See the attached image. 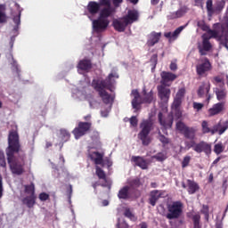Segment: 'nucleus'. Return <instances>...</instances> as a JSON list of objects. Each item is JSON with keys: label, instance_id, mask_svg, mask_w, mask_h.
<instances>
[{"label": "nucleus", "instance_id": "nucleus-1", "mask_svg": "<svg viewBox=\"0 0 228 228\" xmlns=\"http://www.w3.org/2000/svg\"><path fill=\"white\" fill-rule=\"evenodd\" d=\"M20 152V141L17 131H11L8 135V147L5 150L7 156V163L12 174L15 175H22L26 170V154H19ZM16 154H19L17 157Z\"/></svg>", "mask_w": 228, "mask_h": 228}, {"label": "nucleus", "instance_id": "nucleus-2", "mask_svg": "<svg viewBox=\"0 0 228 228\" xmlns=\"http://www.w3.org/2000/svg\"><path fill=\"white\" fill-rule=\"evenodd\" d=\"M115 13V8H102L99 13L97 20H93V28L94 31H104L110 26L109 17H111Z\"/></svg>", "mask_w": 228, "mask_h": 228}, {"label": "nucleus", "instance_id": "nucleus-3", "mask_svg": "<svg viewBox=\"0 0 228 228\" xmlns=\"http://www.w3.org/2000/svg\"><path fill=\"white\" fill-rule=\"evenodd\" d=\"M173 114H168L167 118H165L163 112H159L158 120L159 125L164 127V129H172V126L174 125V117L179 120L181 117H183V112L181 109H172Z\"/></svg>", "mask_w": 228, "mask_h": 228}, {"label": "nucleus", "instance_id": "nucleus-4", "mask_svg": "<svg viewBox=\"0 0 228 228\" xmlns=\"http://www.w3.org/2000/svg\"><path fill=\"white\" fill-rule=\"evenodd\" d=\"M132 95L134 96V99L132 100V108H134V110H139L138 106H140V104H151V102L154 101V93L152 91L147 93L145 90H143V98L140 96L138 90H133Z\"/></svg>", "mask_w": 228, "mask_h": 228}, {"label": "nucleus", "instance_id": "nucleus-5", "mask_svg": "<svg viewBox=\"0 0 228 228\" xmlns=\"http://www.w3.org/2000/svg\"><path fill=\"white\" fill-rule=\"evenodd\" d=\"M152 126H154V124L151 119L142 120L140 124L141 131L138 134V138L145 147L151 144V139L149 134H151V131H152Z\"/></svg>", "mask_w": 228, "mask_h": 228}, {"label": "nucleus", "instance_id": "nucleus-6", "mask_svg": "<svg viewBox=\"0 0 228 228\" xmlns=\"http://www.w3.org/2000/svg\"><path fill=\"white\" fill-rule=\"evenodd\" d=\"M183 202L182 201H173L167 205V213L166 218L167 220H177L183 216Z\"/></svg>", "mask_w": 228, "mask_h": 228}, {"label": "nucleus", "instance_id": "nucleus-7", "mask_svg": "<svg viewBox=\"0 0 228 228\" xmlns=\"http://www.w3.org/2000/svg\"><path fill=\"white\" fill-rule=\"evenodd\" d=\"M113 77H118L117 73H110L104 80H93L92 86L94 90H110L113 92Z\"/></svg>", "mask_w": 228, "mask_h": 228}, {"label": "nucleus", "instance_id": "nucleus-8", "mask_svg": "<svg viewBox=\"0 0 228 228\" xmlns=\"http://www.w3.org/2000/svg\"><path fill=\"white\" fill-rule=\"evenodd\" d=\"M90 131H92V121H80L72 130V134L75 136V140H79V138L88 134Z\"/></svg>", "mask_w": 228, "mask_h": 228}, {"label": "nucleus", "instance_id": "nucleus-9", "mask_svg": "<svg viewBox=\"0 0 228 228\" xmlns=\"http://www.w3.org/2000/svg\"><path fill=\"white\" fill-rule=\"evenodd\" d=\"M101 6L113 8L111 7L110 0H99V2L90 1L86 6V10L90 15H97V13H101Z\"/></svg>", "mask_w": 228, "mask_h": 228}, {"label": "nucleus", "instance_id": "nucleus-10", "mask_svg": "<svg viewBox=\"0 0 228 228\" xmlns=\"http://www.w3.org/2000/svg\"><path fill=\"white\" fill-rule=\"evenodd\" d=\"M217 26H219L220 31L217 33V37L214 38L220 42L224 47L228 49V21H225L222 23V25Z\"/></svg>", "mask_w": 228, "mask_h": 228}, {"label": "nucleus", "instance_id": "nucleus-11", "mask_svg": "<svg viewBox=\"0 0 228 228\" xmlns=\"http://www.w3.org/2000/svg\"><path fill=\"white\" fill-rule=\"evenodd\" d=\"M197 26L198 28H200L202 31H207L208 35L213 37L214 38H216V37H218L220 26H222V23L214 24V29L209 28V26H208V24H206V21L204 20H199L197 22Z\"/></svg>", "mask_w": 228, "mask_h": 228}, {"label": "nucleus", "instance_id": "nucleus-12", "mask_svg": "<svg viewBox=\"0 0 228 228\" xmlns=\"http://www.w3.org/2000/svg\"><path fill=\"white\" fill-rule=\"evenodd\" d=\"M201 38H202V46L200 45L198 46V49L200 56H206V54H208V53H209V51H211L213 47L209 40L215 37H211V35L208 36V34H203Z\"/></svg>", "mask_w": 228, "mask_h": 228}, {"label": "nucleus", "instance_id": "nucleus-13", "mask_svg": "<svg viewBox=\"0 0 228 228\" xmlns=\"http://www.w3.org/2000/svg\"><path fill=\"white\" fill-rule=\"evenodd\" d=\"M211 90V84L210 83H203L201 86H200L198 89V97L200 99H203V97H206V102L209 104V101H211V94H209Z\"/></svg>", "mask_w": 228, "mask_h": 228}, {"label": "nucleus", "instance_id": "nucleus-14", "mask_svg": "<svg viewBox=\"0 0 228 228\" xmlns=\"http://www.w3.org/2000/svg\"><path fill=\"white\" fill-rule=\"evenodd\" d=\"M212 69L213 66L211 65L209 59H208V57H205L201 60V63L196 66V72L198 76H204L206 72H209V70H211Z\"/></svg>", "mask_w": 228, "mask_h": 228}, {"label": "nucleus", "instance_id": "nucleus-15", "mask_svg": "<svg viewBox=\"0 0 228 228\" xmlns=\"http://www.w3.org/2000/svg\"><path fill=\"white\" fill-rule=\"evenodd\" d=\"M194 151L198 154L204 152L207 156H210L212 152L211 143L201 141L199 143H196L194 146Z\"/></svg>", "mask_w": 228, "mask_h": 228}, {"label": "nucleus", "instance_id": "nucleus-16", "mask_svg": "<svg viewBox=\"0 0 228 228\" xmlns=\"http://www.w3.org/2000/svg\"><path fill=\"white\" fill-rule=\"evenodd\" d=\"M112 26L116 31L118 33H124L126 31V28L129 26V23L126 21L125 17L114 19L112 21Z\"/></svg>", "mask_w": 228, "mask_h": 228}, {"label": "nucleus", "instance_id": "nucleus-17", "mask_svg": "<svg viewBox=\"0 0 228 228\" xmlns=\"http://www.w3.org/2000/svg\"><path fill=\"white\" fill-rule=\"evenodd\" d=\"M95 174L98 179H102V181H104V183H102L101 186H102V188H111V182L109 181L106 177V173L104 172V170H102V168H101L99 166L95 167Z\"/></svg>", "mask_w": 228, "mask_h": 228}, {"label": "nucleus", "instance_id": "nucleus-18", "mask_svg": "<svg viewBox=\"0 0 228 228\" xmlns=\"http://www.w3.org/2000/svg\"><path fill=\"white\" fill-rule=\"evenodd\" d=\"M161 37H162L161 32L152 31L148 36V40H147L146 45L148 47H154L156 45V44L159 43V40H161Z\"/></svg>", "mask_w": 228, "mask_h": 228}, {"label": "nucleus", "instance_id": "nucleus-19", "mask_svg": "<svg viewBox=\"0 0 228 228\" xmlns=\"http://www.w3.org/2000/svg\"><path fill=\"white\" fill-rule=\"evenodd\" d=\"M118 198L122 200H129L133 199V193H131V187L129 185L124 186L118 191Z\"/></svg>", "mask_w": 228, "mask_h": 228}, {"label": "nucleus", "instance_id": "nucleus-20", "mask_svg": "<svg viewBox=\"0 0 228 228\" xmlns=\"http://www.w3.org/2000/svg\"><path fill=\"white\" fill-rule=\"evenodd\" d=\"M94 90L98 92V94L104 104H113L114 98L106 91V89Z\"/></svg>", "mask_w": 228, "mask_h": 228}, {"label": "nucleus", "instance_id": "nucleus-21", "mask_svg": "<svg viewBox=\"0 0 228 228\" xmlns=\"http://www.w3.org/2000/svg\"><path fill=\"white\" fill-rule=\"evenodd\" d=\"M225 110V103L224 102H217L215 103L212 108L208 109V115L209 117H215L216 115H220L222 111Z\"/></svg>", "mask_w": 228, "mask_h": 228}, {"label": "nucleus", "instance_id": "nucleus-22", "mask_svg": "<svg viewBox=\"0 0 228 228\" xmlns=\"http://www.w3.org/2000/svg\"><path fill=\"white\" fill-rule=\"evenodd\" d=\"M159 97L163 101V102H168V99H170V89L167 88L165 86H160L158 87Z\"/></svg>", "mask_w": 228, "mask_h": 228}, {"label": "nucleus", "instance_id": "nucleus-23", "mask_svg": "<svg viewBox=\"0 0 228 228\" xmlns=\"http://www.w3.org/2000/svg\"><path fill=\"white\" fill-rule=\"evenodd\" d=\"M132 161L136 165V167L142 168V170H147V168H149V163H147V160L143 159V157L133 156Z\"/></svg>", "mask_w": 228, "mask_h": 228}, {"label": "nucleus", "instance_id": "nucleus-24", "mask_svg": "<svg viewBox=\"0 0 228 228\" xmlns=\"http://www.w3.org/2000/svg\"><path fill=\"white\" fill-rule=\"evenodd\" d=\"M160 77L162 78V81H161L162 85H167V83H170L177 79V75L169 71H162L160 74Z\"/></svg>", "mask_w": 228, "mask_h": 228}, {"label": "nucleus", "instance_id": "nucleus-25", "mask_svg": "<svg viewBox=\"0 0 228 228\" xmlns=\"http://www.w3.org/2000/svg\"><path fill=\"white\" fill-rule=\"evenodd\" d=\"M161 195H163L162 191H158V190L151 191L150 193L149 204H151V206H153V207L156 206V202H158V200L161 199Z\"/></svg>", "mask_w": 228, "mask_h": 228}, {"label": "nucleus", "instance_id": "nucleus-26", "mask_svg": "<svg viewBox=\"0 0 228 228\" xmlns=\"http://www.w3.org/2000/svg\"><path fill=\"white\" fill-rule=\"evenodd\" d=\"M90 158L92 161H94L96 165H101L102 167H104V153H101L99 151H94Z\"/></svg>", "mask_w": 228, "mask_h": 228}, {"label": "nucleus", "instance_id": "nucleus-27", "mask_svg": "<svg viewBox=\"0 0 228 228\" xmlns=\"http://www.w3.org/2000/svg\"><path fill=\"white\" fill-rule=\"evenodd\" d=\"M200 190V186H199V183L193 180H187V191L189 195H193L197 193Z\"/></svg>", "mask_w": 228, "mask_h": 228}, {"label": "nucleus", "instance_id": "nucleus-28", "mask_svg": "<svg viewBox=\"0 0 228 228\" xmlns=\"http://www.w3.org/2000/svg\"><path fill=\"white\" fill-rule=\"evenodd\" d=\"M138 11L136 10H129L127 12V14L124 16L125 20H126L128 25L133 24V22H136L138 20Z\"/></svg>", "mask_w": 228, "mask_h": 228}, {"label": "nucleus", "instance_id": "nucleus-29", "mask_svg": "<svg viewBox=\"0 0 228 228\" xmlns=\"http://www.w3.org/2000/svg\"><path fill=\"white\" fill-rule=\"evenodd\" d=\"M184 28H186V26H181L179 28H177L173 33L172 32H166L164 33V37L166 38H169V40H175L177 38V37H179V35H181V32L183 31V29H184Z\"/></svg>", "mask_w": 228, "mask_h": 228}, {"label": "nucleus", "instance_id": "nucleus-30", "mask_svg": "<svg viewBox=\"0 0 228 228\" xmlns=\"http://www.w3.org/2000/svg\"><path fill=\"white\" fill-rule=\"evenodd\" d=\"M215 94L216 95L217 101H224L227 98V89L224 85L221 88H216Z\"/></svg>", "mask_w": 228, "mask_h": 228}, {"label": "nucleus", "instance_id": "nucleus-31", "mask_svg": "<svg viewBox=\"0 0 228 228\" xmlns=\"http://www.w3.org/2000/svg\"><path fill=\"white\" fill-rule=\"evenodd\" d=\"M36 200H37V196H27L22 199L21 202H22V204L27 206V208L31 209V208H33V206H35V204L37 202Z\"/></svg>", "mask_w": 228, "mask_h": 228}, {"label": "nucleus", "instance_id": "nucleus-32", "mask_svg": "<svg viewBox=\"0 0 228 228\" xmlns=\"http://www.w3.org/2000/svg\"><path fill=\"white\" fill-rule=\"evenodd\" d=\"M224 8H225V0L216 1L214 6V13H222V12H224Z\"/></svg>", "mask_w": 228, "mask_h": 228}, {"label": "nucleus", "instance_id": "nucleus-33", "mask_svg": "<svg viewBox=\"0 0 228 228\" xmlns=\"http://www.w3.org/2000/svg\"><path fill=\"white\" fill-rule=\"evenodd\" d=\"M80 70H90L92 69V61L90 60H81L77 64Z\"/></svg>", "mask_w": 228, "mask_h": 228}, {"label": "nucleus", "instance_id": "nucleus-34", "mask_svg": "<svg viewBox=\"0 0 228 228\" xmlns=\"http://www.w3.org/2000/svg\"><path fill=\"white\" fill-rule=\"evenodd\" d=\"M201 131H202V134H208V133H211V134H215V133L217 131V130H215V129H211L209 127V123H208V121L206 120H203L201 122Z\"/></svg>", "mask_w": 228, "mask_h": 228}, {"label": "nucleus", "instance_id": "nucleus-35", "mask_svg": "<svg viewBox=\"0 0 228 228\" xmlns=\"http://www.w3.org/2000/svg\"><path fill=\"white\" fill-rule=\"evenodd\" d=\"M195 133H197L195 128L188 126L183 134L187 140H195Z\"/></svg>", "mask_w": 228, "mask_h": 228}, {"label": "nucleus", "instance_id": "nucleus-36", "mask_svg": "<svg viewBox=\"0 0 228 228\" xmlns=\"http://www.w3.org/2000/svg\"><path fill=\"white\" fill-rule=\"evenodd\" d=\"M8 16H6V5L0 4V24L7 22Z\"/></svg>", "mask_w": 228, "mask_h": 228}, {"label": "nucleus", "instance_id": "nucleus-37", "mask_svg": "<svg viewBox=\"0 0 228 228\" xmlns=\"http://www.w3.org/2000/svg\"><path fill=\"white\" fill-rule=\"evenodd\" d=\"M224 151H225V146L224 143H222V142H219L214 145V152L216 154V156H220Z\"/></svg>", "mask_w": 228, "mask_h": 228}, {"label": "nucleus", "instance_id": "nucleus-38", "mask_svg": "<svg viewBox=\"0 0 228 228\" xmlns=\"http://www.w3.org/2000/svg\"><path fill=\"white\" fill-rule=\"evenodd\" d=\"M186 12H188V8L182 7L172 14V19H181V17H183L186 13Z\"/></svg>", "mask_w": 228, "mask_h": 228}, {"label": "nucleus", "instance_id": "nucleus-39", "mask_svg": "<svg viewBox=\"0 0 228 228\" xmlns=\"http://www.w3.org/2000/svg\"><path fill=\"white\" fill-rule=\"evenodd\" d=\"M206 8H207L208 15L211 17L215 10V7H213V0H207Z\"/></svg>", "mask_w": 228, "mask_h": 228}, {"label": "nucleus", "instance_id": "nucleus-40", "mask_svg": "<svg viewBox=\"0 0 228 228\" xmlns=\"http://www.w3.org/2000/svg\"><path fill=\"white\" fill-rule=\"evenodd\" d=\"M124 216H126V218H129V220H132V222H135L136 220V216H134V214H133V212L131 211V208L125 209Z\"/></svg>", "mask_w": 228, "mask_h": 228}, {"label": "nucleus", "instance_id": "nucleus-41", "mask_svg": "<svg viewBox=\"0 0 228 228\" xmlns=\"http://www.w3.org/2000/svg\"><path fill=\"white\" fill-rule=\"evenodd\" d=\"M192 222L194 228H202V226H200V215L196 214L192 216Z\"/></svg>", "mask_w": 228, "mask_h": 228}, {"label": "nucleus", "instance_id": "nucleus-42", "mask_svg": "<svg viewBox=\"0 0 228 228\" xmlns=\"http://www.w3.org/2000/svg\"><path fill=\"white\" fill-rule=\"evenodd\" d=\"M61 136L62 142H69L70 140V133L65 129H61Z\"/></svg>", "mask_w": 228, "mask_h": 228}, {"label": "nucleus", "instance_id": "nucleus-43", "mask_svg": "<svg viewBox=\"0 0 228 228\" xmlns=\"http://www.w3.org/2000/svg\"><path fill=\"white\" fill-rule=\"evenodd\" d=\"M159 140L161 142L162 145H168V143H170V139L161 134V132H159Z\"/></svg>", "mask_w": 228, "mask_h": 228}, {"label": "nucleus", "instance_id": "nucleus-44", "mask_svg": "<svg viewBox=\"0 0 228 228\" xmlns=\"http://www.w3.org/2000/svg\"><path fill=\"white\" fill-rule=\"evenodd\" d=\"M203 209L201 210L202 215L205 216L206 222H209V207L203 205Z\"/></svg>", "mask_w": 228, "mask_h": 228}, {"label": "nucleus", "instance_id": "nucleus-45", "mask_svg": "<svg viewBox=\"0 0 228 228\" xmlns=\"http://www.w3.org/2000/svg\"><path fill=\"white\" fill-rule=\"evenodd\" d=\"M184 95H186V89L184 87H182L178 90L175 98L183 101V99H184Z\"/></svg>", "mask_w": 228, "mask_h": 228}, {"label": "nucleus", "instance_id": "nucleus-46", "mask_svg": "<svg viewBox=\"0 0 228 228\" xmlns=\"http://www.w3.org/2000/svg\"><path fill=\"white\" fill-rule=\"evenodd\" d=\"M130 186L132 188H140L142 186V181H140V178H134L130 181Z\"/></svg>", "mask_w": 228, "mask_h": 228}, {"label": "nucleus", "instance_id": "nucleus-47", "mask_svg": "<svg viewBox=\"0 0 228 228\" xmlns=\"http://www.w3.org/2000/svg\"><path fill=\"white\" fill-rule=\"evenodd\" d=\"M0 167L2 168H6V157L4 156V151H0Z\"/></svg>", "mask_w": 228, "mask_h": 228}, {"label": "nucleus", "instance_id": "nucleus-48", "mask_svg": "<svg viewBox=\"0 0 228 228\" xmlns=\"http://www.w3.org/2000/svg\"><path fill=\"white\" fill-rule=\"evenodd\" d=\"M188 126L183 123V121H178L176 123V129L177 131H180V133H182V134L184 133V131L186 130Z\"/></svg>", "mask_w": 228, "mask_h": 228}, {"label": "nucleus", "instance_id": "nucleus-49", "mask_svg": "<svg viewBox=\"0 0 228 228\" xmlns=\"http://www.w3.org/2000/svg\"><path fill=\"white\" fill-rule=\"evenodd\" d=\"M13 22L14 24H16V26L13 28V31L14 33H17V31H19V26H20V14L13 18Z\"/></svg>", "mask_w": 228, "mask_h": 228}, {"label": "nucleus", "instance_id": "nucleus-50", "mask_svg": "<svg viewBox=\"0 0 228 228\" xmlns=\"http://www.w3.org/2000/svg\"><path fill=\"white\" fill-rule=\"evenodd\" d=\"M25 191L26 193H30V197H35V185L30 184L25 186Z\"/></svg>", "mask_w": 228, "mask_h": 228}, {"label": "nucleus", "instance_id": "nucleus-51", "mask_svg": "<svg viewBox=\"0 0 228 228\" xmlns=\"http://www.w3.org/2000/svg\"><path fill=\"white\" fill-rule=\"evenodd\" d=\"M157 161H165L167 159V155L163 152H159L152 157Z\"/></svg>", "mask_w": 228, "mask_h": 228}, {"label": "nucleus", "instance_id": "nucleus-52", "mask_svg": "<svg viewBox=\"0 0 228 228\" xmlns=\"http://www.w3.org/2000/svg\"><path fill=\"white\" fill-rule=\"evenodd\" d=\"M182 104H183V100H180L179 98H175L173 104H172V110L173 109H181Z\"/></svg>", "mask_w": 228, "mask_h": 228}, {"label": "nucleus", "instance_id": "nucleus-53", "mask_svg": "<svg viewBox=\"0 0 228 228\" xmlns=\"http://www.w3.org/2000/svg\"><path fill=\"white\" fill-rule=\"evenodd\" d=\"M190 161H191V157L185 156L182 161V168H186L190 165Z\"/></svg>", "mask_w": 228, "mask_h": 228}, {"label": "nucleus", "instance_id": "nucleus-54", "mask_svg": "<svg viewBox=\"0 0 228 228\" xmlns=\"http://www.w3.org/2000/svg\"><path fill=\"white\" fill-rule=\"evenodd\" d=\"M116 228H129V224L126 223L125 220L118 219L117 227Z\"/></svg>", "mask_w": 228, "mask_h": 228}, {"label": "nucleus", "instance_id": "nucleus-55", "mask_svg": "<svg viewBox=\"0 0 228 228\" xmlns=\"http://www.w3.org/2000/svg\"><path fill=\"white\" fill-rule=\"evenodd\" d=\"M49 194L47 192H41L39 194V200H41V202H45V200H49Z\"/></svg>", "mask_w": 228, "mask_h": 228}, {"label": "nucleus", "instance_id": "nucleus-56", "mask_svg": "<svg viewBox=\"0 0 228 228\" xmlns=\"http://www.w3.org/2000/svg\"><path fill=\"white\" fill-rule=\"evenodd\" d=\"M129 122H130V126H132V127H136V126H138V118H136V116H132L129 118Z\"/></svg>", "mask_w": 228, "mask_h": 228}, {"label": "nucleus", "instance_id": "nucleus-57", "mask_svg": "<svg viewBox=\"0 0 228 228\" xmlns=\"http://www.w3.org/2000/svg\"><path fill=\"white\" fill-rule=\"evenodd\" d=\"M204 108V103H199L197 102H193V109L196 110V111H200Z\"/></svg>", "mask_w": 228, "mask_h": 228}, {"label": "nucleus", "instance_id": "nucleus-58", "mask_svg": "<svg viewBox=\"0 0 228 228\" xmlns=\"http://www.w3.org/2000/svg\"><path fill=\"white\" fill-rule=\"evenodd\" d=\"M195 145H197L195 141L185 142V147H187V149H193V151H195Z\"/></svg>", "mask_w": 228, "mask_h": 228}, {"label": "nucleus", "instance_id": "nucleus-59", "mask_svg": "<svg viewBox=\"0 0 228 228\" xmlns=\"http://www.w3.org/2000/svg\"><path fill=\"white\" fill-rule=\"evenodd\" d=\"M227 130H228V121H226V122L224 123V126H222V127L219 129L218 134H224V133H225Z\"/></svg>", "mask_w": 228, "mask_h": 228}, {"label": "nucleus", "instance_id": "nucleus-60", "mask_svg": "<svg viewBox=\"0 0 228 228\" xmlns=\"http://www.w3.org/2000/svg\"><path fill=\"white\" fill-rule=\"evenodd\" d=\"M150 61H151V63H153V65H158V53L153 54V55L151 57Z\"/></svg>", "mask_w": 228, "mask_h": 228}, {"label": "nucleus", "instance_id": "nucleus-61", "mask_svg": "<svg viewBox=\"0 0 228 228\" xmlns=\"http://www.w3.org/2000/svg\"><path fill=\"white\" fill-rule=\"evenodd\" d=\"M112 3L115 8H118V6L124 3V0H112Z\"/></svg>", "mask_w": 228, "mask_h": 228}, {"label": "nucleus", "instance_id": "nucleus-62", "mask_svg": "<svg viewBox=\"0 0 228 228\" xmlns=\"http://www.w3.org/2000/svg\"><path fill=\"white\" fill-rule=\"evenodd\" d=\"M170 70H172L173 72H175V70H177V63L175 62H171L170 66H169Z\"/></svg>", "mask_w": 228, "mask_h": 228}, {"label": "nucleus", "instance_id": "nucleus-63", "mask_svg": "<svg viewBox=\"0 0 228 228\" xmlns=\"http://www.w3.org/2000/svg\"><path fill=\"white\" fill-rule=\"evenodd\" d=\"M3 197V175H0V199Z\"/></svg>", "mask_w": 228, "mask_h": 228}, {"label": "nucleus", "instance_id": "nucleus-64", "mask_svg": "<svg viewBox=\"0 0 228 228\" xmlns=\"http://www.w3.org/2000/svg\"><path fill=\"white\" fill-rule=\"evenodd\" d=\"M139 227H140V228H149V226L147 225V223H145V222H142V223L139 224Z\"/></svg>", "mask_w": 228, "mask_h": 228}]
</instances>
